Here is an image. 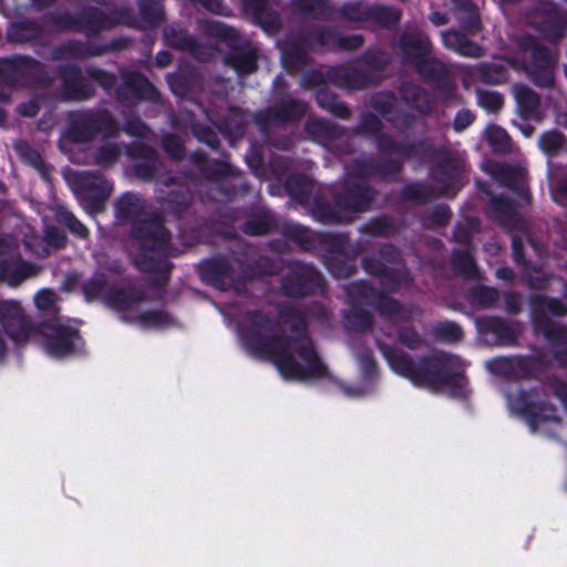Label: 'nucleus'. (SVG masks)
<instances>
[{"label":"nucleus","mask_w":567,"mask_h":567,"mask_svg":"<svg viewBox=\"0 0 567 567\" xmlns=\"http://www.w3.org/2000/svg\"><path fill=\"white\" fill-rule=\"evenodd\" d=\"M451 267L457 276L468 280H476L481 276L475 257L471 251L465 249H453L451 255Z\"/></svg>","instance_id":"50"},{"label":"nucleus","mask_w":567,"mask_h":567,"mask_svg":"<svg viewBox=\"0 0 567 567\" xmlns=\"http://www.w3.org/2000/svg\"><path fill=\"white\" fill-rule=\"evenodd\" d=\"M64 137L75 144H86L97 136L116 137L120 127L107 109H83L66 115Z\"/></svg>","instance_id":"10"},{"label":"nucleus","mask_w":567,"mask_h":567,"mask_svg":"<svg viewBox=\"0 0 567 567\" xmlns=\"http://www.w3.org/2000/svg\"><path fill=\"white\" fill-rule=\"evenodd\" d=\"M53 78L39 60L24 54L0 59V84L8 87L38 89L51 85Z\"/></svg>","instance_id":"11"},{"label":"nucleus","mask_w":567,"mask_h":567,"mask_svg":"<svg viewBox=\"0 0 567 567\" xmlns=\"http://www.w3.org/2000/svg\"><path fill=\"white\" fill-rule=\"evenodd\" d=\"M520 413L527 419L529 426L536 431L538 425L544 422L558 421L556 409L543 401L534 402L528 393L522 391L517 399Z\"/></svg>","instance_id":"37"},{"label":"nucleus","mask_w":567,"mask_h":567,"mask_svg":"<svg viewBox=\"0 0 567 567\" xmlns=\"http://www.w3.org/2000/svg\"><path fill=\"white\" fill-rule=\"evenodd\" d=\"M316 102L320 109L329 112L334 117L348 120L351 116L347 103L342 102L339 95L328 86L319 87L316 91Z\"/></svg>","instance_id":"48"},{"label":"nucleus","mask_w":567,"mask_h":567,"mask_svg":"<svg viewBox=\"0 0 567 567\" xmlns=\"http://www.w3.org/2000/svg\"><path fill=\"white\" fill-rule=\"evenodd\" d=\"M218 132L229 140H239L246 132V120L238 107H230L218 121H213Z\"/></svg>","instance_id":"45"},{"label":"nucleus","mask_w":567,"mask_h":567,"mask_svg":"<svg viewBox=\"0 0 567 567\" xmlns=\"http://www.w3.org/2000/svg\"><path fill=\"white\" fill-rule=\"evenodd\" d=\"M178 179V176L172 174L163 177L162 184L166 187L174 186V188L162 198H158V203L164 214L182 220L192 208L194 193L188 185L179 184Z\"/></svg>","instance_id":"24"},{"label":"nucleus","mask_w":567,"mask_h":567,"mask_svg":"<svg viewBox=\"0 0 567 567\" xmlns=\"http://www.w3.org/2000/svg\"><path fill=\"white\" fill-rule=\"evenodd\" d=\"M486 141L495 153L507 154L512 150V141L507 132L495 124L486 128Z\"/></svg>","instance_id":"64"},{"label":"nucleus","mask_w":567,"mask_h":567,"mask_svg":"<svg viewBox=\"0 0 567 567\" xmlns=\"http://www.w3.org/2000/svg\"><path fill=\"white\" fill-rule=\"evenodd\" d=\"M281 235L302 251L322 249L327 252L326 256L340 255L350 258H358L363 251L361 243L352 244L348 233L312 231L293 221L284 223Z\"/></svg>","instance_id":"7"},{"label":"nucleus","mask_w":567,"mask_h":567,"mask_svg":"<svg viewBox=\"0 0 567 567\" xmlns=\"http://www.w3.org/2000/svg\"><path fill=\"white\" fill-rule=\"evenodd\" d=\"M45 28L33 19L23 18L10 23L7 39L12 44L44 47Z\"/></svg>","instance_id":"34"},{"label":"nucleus","mask_w":567,"mask_h":567,"mask_svg":"<svg viewBox=\"0 0 567 567\" xmlns=\"http://www.w3.org/2000/svg\"><path fill=\"white\" fill-rule=\"evenodd\" d=\"M79 195L92 212L100 213L104 209L105 202L112 194V184L101 174L83 172L75 177Z\"/></svg>","instance_id":"23"},{"label":"nucleus","mask_w":567,"mask_h":567,"mask_svg":"<svg viewBox=\"0 0 567 567\" xmlns=\"http://www.w3.org/2000/svg\"><path fill=\"white\" fill-rule=\"evenodd\" d=\"M203 33L210 39L218 40L228 47L223 62L226 66L236 71L239 76L248 75L258 69V53L249 42L240 39L239 32L220 21H204Z\"/></svg>","instance_id":"9"},{"label":"nucleus","mask_w":567,"mask_h":567,"mask_svg":"<svg viewBox=\"0 0 567 567\" xmlns=\"http://www.w3.org/2000/svg\"><path fill=\"white\" fill-rule=\"evenodd\" d=\"M481 190L489 196V205L485 212L488 219L504 228L518 227L522 220L513 199L504 195H494L487 186L481 187Z\"/></svg>","instance_id":"31"},{"label":"nucleus","mask_w":567,"mask_h":567,"mask_svg":"<svg viewBox=\"0 0 567 567\" xmlns=\"http://www.w3.org/2000/svg\"><path fill=\"white\" fill-rule=\"evenodd\" d=\"M416 73L426 82L439 83L444 78H449L450 71L445 63L440 60L425 56L414 65Z\"/></svg>","instance_id":"54"},{"label":"nucleus","mask_w":567,"mask_h":567,"mask_svg":"<svg viewBox=\"0 0 567 567\" xmlns=\"http://www.w3.org/2000/svg\"><path fill=\"white\" fill-rule=\"evenodd\" d=\"M309 110V103L305 100L285 94L276 97L271 106L256 112L254 122L261 133H268L272 126L299 124Z\"/></svg>","instance_id":"14"},{"label":"nucleus","mask_w":567,"mask_h":567,"mask_svg":"<svg viewBox=\"0 0 567 567\" xmlns=\"http://www.w3.org/2000/svg\"><path fill=\"white\" fill-rule=\"evenodd\" d=\"M398 48L403 60L413 66L432 52L431 41L416 33H402L398 39Z\"/></svg>","instance_id":"38"},{"label":"nucleus","mask_w":567,"mask_h":567,"mask_svg":"<svg viewBox=\"0 0 567 567\" xmlns=\"http://www.w3.org/2000/svg\"><path fill=\"white\" fill-rule=\"evenodd\" d=\"M0 324L6 334L17 343L28 341L37 331V327L16 300L0 301Z\"/></svg>","instance_id":"22"},{"label":"nucleus","mask_w":567,"mask_h":567,"mask_svg":"<svg viewBox=\"0 0 567 567\" xmlns=\"http://www.w3.org/2000/svg\"><path fill=\"white\" fill-rule=\"evenodd\" d=\"M282 186L287 195L301 206H308L312 198L313 182L312 179L300 173H291L282 181Z\"/></svg>","instance_id":"41"},{"label":"nucleus","mask_w":567,"mask_h":567,"mask_svg":"<svg viewBox=\"0 0 567 567\" xmlns=\"http://www.w3.org/2000/svg\"><path fill=\"white\" fill-rule=\"evenodd\" d=\"M97 43L81 40H68L55 47L51 52L53 61H62L65 59L84 60L87 58L99 56Z\"/></svg>","instance_id":"40"},{"label":"nucleus","mask_w":567,"mask_h":567,"mask_svg":"<svg viewBox=\"0 0 567 567\" xmlns=\"http://www.w3.org/2000/svg\"><path fill=\"white\" fill-rule=\"evenodd\" d=\"M90 80L94 81L109 95L123 106H136L141 102L157 103L161 100L159 91L150 79L140 71L120 68L117 75L97 66L85 70Z\"/></svg>","instance_id":"5"},{"label":"nucleus","mask_w":567,"mask_h":567,"mask_svg":"<svg viewBox=\"0 0 567 567\" xmlns=\"http://www.w3.org/2000/svg\"><path fill=\"white\" fill-rule=\"evenodd\" d=\"M402 12L392 6L371 4L369 22H372L385 30H394L400 23Z\"/></svg>","instance_id":"52"},{"label":"nucleus","mask_w":567,"mask_h":567,"mask_svg":"<svg viewBox=\"0 0 567 567\" xmlns=\"http://www.w3.org/2000/svg\"><path fill=\"white\" fill-rule=\"evenodd\" d=\"M189 158L204 179L216 184L217 200L230 202L237 195L250 192V185L241 172L227 159H210L203 150L194 151Z\"/></svg>","instance_id":"8"},{"label":"nucleus","mask_w":567,"mask_h":567,"mask_svg":"<svg viewBox=\"0 0 567 567\" xmlns=\"http://www.w3.org/2000/svg\"><path fill=\"white\" fill-rule=\"evenodd\" d=\"M305 132L312 141L329 147H337L342 154L353 152L347 128L333 122L310 117L305 123Z\"/></svg>","instance_id":"21"},{"label":"nucleus","mask_w":567,"mask_h":567,"mask_svg":"<svg viewBox=\"0 0 567 567\" xmlns=\"http://www.w3.org/2000/svg\"><path fill=\"white\" fill-rule=\"evenodd\" d=\"M346 295L349 299L351 308L372 307L382 318H394L403 316L402 303L385 293V291L378 290L373 285L367 280H357L349 284L346 288Z\"/></svg>","instance_id":"15"},{"label":"nucleus","mask_w":567,"mask_h":567,"mask_svg":"<svg viewBox=\"0 0 567 567\" xmlns=\"http://www.w3.org/2000/svg\"><path fill=\"white\" fill-rule=\"evenodd\" d=\"M377 150L381 153H393L400 159L415 158L420 162L440 157L441 151L434 145L430 137H422L414 141H395L394 137L381 131L373 137Z\"/></svg>","instance_id":"17"},{"label":"nucleus","mask_w":567,"mask_h":567,"mask_svg":"<svg viewBox=\"0 0 567 567\" xmlns=\"http://www.w3.org/2000/svg\"><path fill=\"white\" fill-rule=\"evenodd\" d=\"M372 107L399 132L405 133L416 123V116L413 113L396 107V96L392 92L383 93L374 99Z\"/></svg>","instance_id":"30"},{"label":"nucleus","mask_w":567,"mask_h":567,"mask_svg":"<svg viewBox=\"0 0 567 567\" xmlns=\"http://www.w3.org/2000/svg\"><path fill=\"white\" fill-rule=\"evenodd\" d=\"M308 206L310 216L321 224L341 225L351 223V218L343 215L342 209L337 206L333 198L330 202L323 195H316Z\"/></svg>","instance_id":"36"},{"label":"nucleus","mask_w":567,"mask_h":567,"mask_svg":"<svg viewBox=\"0 0 567 567\" xmlns=\"http://www.w3.org/2000/svg\"><path fill=\"white\" fill-rule=\"evenodd\" d=\"M56 72L64 100L82 102L95 95V86L84 78L79 65L61 64Z\"/></svg>","instance_id":"25"},{"label":"nucleus","mask_w":567,"mask_h":567,"mask_svg":"<svg viewBox=\"0 0 567 567\" xmlns=\"http://www.w3.org/2000/svg\"><path fill=\"white\" fill-rule=\"evenodd\" d=\"M163 40L167 47L187 52L200 62L209 61L214 54L210 45L202 43L179 25H166L163 30Z\"/></svg>","instance_id":"28"},{"label":"nucleus","mask_w":567,"mask_h":567,"mask_svg":"<svg viewBox=\"0 0 567 567\" xmlns=\"http://www.w3.org/2000/svg\"><path fill=\"white\" fill-rule=\"evenodd\" d=\"M432 177L440 185L439 196L455 197L464 186L462 162L445 154L433 167Z\"/></svg>","instance_id":"27"},{"label":"nucleus","mask_w":567,"mask_h":567,"mask_svg":"<svg viewBox=\"0 0 567 567\" xmlns=\"http://www.w3.org/2000/svg\"><path fill=\"white\" fill-rule=\"evenodd\" d=\"M348 176L357 179L378 177L388 183H396L404 171V161L398 157H359L348 166Z\"/></svg>","instance_id":"18"},{"label":"nucleus","mask_w":567,"mask_h":567,"mask_svg":"<svg viewBox=\"0 0 567 567\" xmlns=\"http://www.w3.org/2000/svg\"><path fill=\"white\" fill-rule=\"evenodd\" d=\"M243 10L268 34H277L282 22L279 13L269 7V0H241Z\"/></svg>","instance_id":"33"},{"label":"nucleus","mask_w":567,"mask_h":567,"mask_svg":"<svg viewBox=\"0 0 567 567\" xmlns=\"http://www.w3.org/2000/svg\"><path fill=\"white\" fill-rule=\"evenodd\" d=\"M360 231L371 237L388 238L398 231V227L391 215L382 214L369 219L361 226Z\"/></svg>","instance_id":"55"},{"label":"nucleus","mask_w":567,"mask_h":567,"mask_svg":"<svg viewBox=\"0 0 567 567\" xmlns=\"http://www.w3.org/2000/svg\"><path fill=\"white\" fill-rule=\"evenodd\" d=\"M528 305L534 331L542 334L551 346H566L567 326L556 324L549 315L565 317L567 306L560 299L546 295H530Z\"/></svg>","instance_id":"12"},{"label":"nucleus","mask_w":567,"mask_h":567,"mask_svg":"<svg viewBox=\"0 0 567 567\" xmlns=\"http://www.w3.org/2000/svg\"><path fill=\"white\" fill-rule=\"evenodd\" d=\"M379 192L363 182H347L341 190L333 194L334 203L343 215L362 214L371 210Z\"/></svg>","instance_id":"19"},{"label":"nucleus","mask_w":567,"mask_h":567,"mask_svg":"<svg viewBox=\"0 0 567 567\" xmlns=\"http://www.w3.org/2000/svg\"><path fill=\"white\" fill-rule=\"evenodd\" d=\"M137 6L142 29H154L163 22V0H138Z\"/></svg>","instance_id":"51"},{"label":"nucleus","mask_w":567,"mask_h":567,"mask_svg":"<svg viewBox=\"0 0 567 567\" xmlns=\"http://www.w3.org/2000/svg\"><path fill=\"white\" fill-rule=\"evenodd\" d=\"M125 155L133 161L128 172L142 182H153L163 163L155 147L144 142H131L124 146Z\"/></svg>","instance_id":"20"},{"label":"nucleus","mask_w":567,"mask_h":567,"mask_svg":"<svg viewBox=\"0 0 567 567\" xmlns=\"http://www.w3.org/2000/svg\"><path fill=\"white\" fill-rule=\"evenodd\" d=\"M400 199L416 206H423L431 199L440 197L434 187L426 182H409L399 193Z\"/></svg>","instance_id":"49"},{"label":"nucleus","mask_w":567,"mask_h":567,"mask_svg":"<svg viewBox=\"0 0 567 567\" xmlns=\"http://www.w3.org/2000/svg\"><path fill=\"white\" fill-rule=\"evenodd\" d=\"M344 324L355 332H368L373 329V315L364 308H351L344 316Z\"/></svg>","instance_id":"61"},{"label":"nucleus","mask_w":567,"mask_h":567,"mask_svg":"<svg viewBox=\"0 0 567 567\" xmlns=\"http://www.w3.org/2000/svg\"><path fill=\"white\" fill-rule=\"evenodd\" d=\"M478 79L485 84L502 85L507 83L509 79V71L504 64H483L478 69Z\"/></svg>","instance_id":"63"},{"label":"nucleus","mask_w":567,"mask_h":567,"mask_svg":"<svg viewBox=\"0 0 567 567\" xmlns=\"http://www.w3.org/2000/svg\"><path fill=\"white\" fill-rule=\"evenodd\" d=\"M326 287V279L316 266L297 259L288 262V271L280 279L281 295L291 299L322 293Z\"/></svg>","instance_id":"13"},{"label":"nucleus","mask_w":567,"mask_h":567,"mask_svg":"<svg viewBox=\"0 0 567 567\" xmlns=\"http://www.w3.org/2000/svg\"><path fill=\"white\" fill-rule=\"evenodd\" d=\"M147 300L146 291L134 285L111 287L105 292L104 303L118 311H126Z\"/></svg>","instance_id":"35"},{"label":"nucleus","mask_w":567,"mask_h":567,"mask_svg":"<svg viewBox=\"0 0 567 567\" xmlns=\"http://www.w3.org/2000/svg\"><path fill=\"white\" fill-rule=\"evenodd\" d=\"M312 52L306 29L285 38L281 44V62L288 73L303 70L310 63Z\"/></svg>","instance_id":"26"},{"label":"nucleus","mask_w":567,"mask_h":567,"mask_svg":"<svg viewBox=\"0 0 567 567\" xmlns=\"http://www.w3.org/2000/svg\"><path fill=\"white\" fill-rule=\"evenodd\" d=\"M282 226L279 227L276 215L267 209L254 212L248 215L246 221L241 226V230L248 236H266L271 233L279 231L281 234Z\"/></svg>","instance_id":"39"},{"label":"nucleus","mask_w":567,"mask_h":567,"mask_svg":"<svg viewBox=\"0 0 567 567\" xmlns=\"http://www.w3.org/2000/svg\"><path fill=\"white\" fill-rule=\"evenodd\" d=\"M312 52H336L338 30L330 25L313 24L305 28Z\"/></svg>","instance_id":"47"},{"label":"nucleus","mask_w":567,"mask_h":567,"mask_svg":"<svg viewBox=\"0 0 567 567\" xmlns=\"http://www.w3.org/2000/svg\"><path fill=\"white\" fill-rule=\"evenodd\" d=\"M131 12L127 8L118 7L111 11L94 6H86L76 12L52 11L43 16L45 25L53 27L59 32H78L89 40L115 27L126 23Z\"/></svg>","instance_id":"6"},{"label":"nucleus","mask_w":567,"mask_h":567,"mask_svg":"<svg viewBox=\"0 0 567 567\" xmlns=\"http://www.w3.org/2000/svg\"><path fill=\"white\" fill-rule=\"evenodd\" d=\"M39 270L40 268L37 265L30 261H25L22 258L10 260V270L7 275L6 282L10 287L16 288L20 286L24 280L37 276Z\"/></svg>","instance_id":"58"},{"label":"nucleus","mask_w":567,"mask_h":567,"mask_svg":"<svg viewBox=\"0 0 567 567\" xmlns=\"http://www.w3.org/2000/svg\"><path fill=\"white\" fill-rule=\"evenodd\" d=\"M402 101L417 113L429 116L433 113V99L430 93L417 84H405L401 91Z\"/></svg>","instance_id":"44"},{"label":"nucleus","mask_w":567,"mask_h":567,"mask_svg":"<svg viewBox=\"0 0 567 567\" xmlns=\"http://www.w3.org/2000/svg\"><path fill=\"white\" fill-rule=\"evenodd\" d=\"M377 348L391 370L410 380L416 386L430 389L447 388L453 398H466L468 380L457 355L435 351L414 360L393 344L377 340Z\"/></svg>","instance_id":"2"},{"label":"nucleus","mask_w":567,"mask_h":567,"mask_svg":"<svg viewBox=\"0 0 567 567\" xmlns=\"http://www.w3.org/2000/svg\"><path fill=\"white\" fill-rule=\"evenodd\" d=\"M330 82L341 89L364 90L377 84V76L370 71L346 64L330 69Z\"/></svg>","instance_id":"32"},{"label":"nucleus","mask_w":567,"mask_h":567,"mask_svg":"<svg viewBox=\"0 0 567 567\" xmlns=\"http://www.w3.org/2000/svg\"><path fill=\"white\" fill-rule=\"evenodd\" d=\"M371 4L361 0H350L343 2L336 9L339 19L349 22H369Z\"/></svg>","instance_id":"57"},{"label":"nucleus","mask_w":567,"mask_h":567,"mask_svg":"<svg viewBox=\"0 0 567 567\" xmlns=\"http://www.w3.org/2000/svg\"><path fill=\"white\" fill-rule=\"evenodd\" d=\"M443 44L456 52L458 55L466 58H481L484 49L480 44L470 40L464 33L456 30H449L442 33Z\"/></svg>","instance_id":"43"},{"label":"nucleus","mask_w":567,"mask_h":567,"mask_svg":"<svg viewBox=\"0 0 567 567\" xmlns=\"http://www.w3.org/2000/svg\"><path fill=\"white\" fill-rule=\"evenodd\" d=\"M130 237L140 247L133 260L135 267L150 275L148 284L152 288H165L171 279L173 264L165 256L150 255H165L171 248L172 235L164 225L163 213L150 212L142 219L134 220L130 228Z\"/></svg>","instance_id":"3"},{"label":"nucleus","mask_w":567,"mask_h":567,"mask_svg":"<svg viewBox=\"0 0 567 567\" xmlns=\"http://www.w3.org/2000/svg\"><path fill=\"white\" fill-rule=\"evenodd\" d=\"M278 318L290 334H276L278 323L262 310H249L240 336L248 352L271 361L285 380L309 381L329 375L308 331L307 313L293 305L278 306Z\"/></svg>","instance_id":"1"},{"label":"nucleus","mask_w":567,"mask_h":567,"mask_svg":"<svg viewBox=\"0 0 567 567\" xmlns=\"http://www.w3.org/2000/svg\"><path fill=\"white\" fill-rule=\"evenodd\" d=\"M35 333L44 337L45 352L52 358L63 359L83 351L84 340L80 331L58 320L41 322Z\"/></svg>","instance_id":"16"},{"label":"nucleus","mask_w":567,"mask_h":567,"mask_svg":"<svg viewBox=\"0 0 567 567\" xmlns=\"http://www.w3.org/2000/svg\"><path fill=\"white\" fill-rule=\"evenodd\" d=\"M538 31L545 40L551 43L559 42L567 31V14L554 9L538 23Z\"/></svg>","instance_id":"46"},{"label":"nucleus","mask_w":567,"mask_h":567,"mask_svg":"<svg viewBox=\"0 0 567 567\" xmlns=\"http://www.w3.org/2000/svg\"><path fill=\"white\" fill-rule=\"evenodd\" d=\"M476 329L481 337H492L491 344L496 347H514L517 343L518 330L514 323L498 316H483L476 319Z\"/></svg>","instance_id":"29"},{"label":"nucleus","mask_w":567,"mask_h":567,"mask_svg":"<svg viewBox=\"0 0 567 567\" xmlns=\"http://www.w3.org/2000/svg\"><path fill=\"white\" fill-rule=\"evenodd\" d=\"M279 269L275 261L267 256L248 261L244 252L231 251L202 260L197 266L200 280L219 290H234L241 293L247 284L264 276H275Z\"/></svg>","instance_id":"4"},{"label":"nucleus","mask_w":567,"mask_h":567,"mask_svg":"<svg viewBox=\"0 0 567 567\" xmlns=\"http://www.w3.org/2000/svg\"><path fill=\"white\" fill-rule=\"evenodd\" d=\"M383 290L386 292H398L400 288L409 287L413 282V277L408 268L388 267L385 274L380 279Z\"/></svg>","instance_id":"59"},{"label":"nucleus","mask_w":567,"mask_h":567,"mask_svg":"<svg viewBox=\"0 0 567 567\" xmlns=\"http://www.w3.org/2000/svg\"><path fill=\"white\" fill-rule=\"evenodd\" d=\"M291 8L295 13L315 20H326L328 6L324 0H292Z\"/></svg>","instance_id":"62"},{"label":"nucleus","mask_w":567,"mask_h":567,"mask_svg":"<svg viewBox=\"0 0 567 567\" xmlns=\"http://www.w3.org/2000/svg\"><path fill=\"white\" fill-rule=\"evenodd\" d=\"M355 259L340 255L324 256V265L332 277L347 279L357 274V266L353 264Z\"/></svg>","instance_id":"60"},{"label":"nucleus","mask_w":567,"mask_h":567,"mask_svg":"<svg viewBox=\"0 0 567 567\" xmlns=\"http://www.w3.org/2000/svg\"><path fill=\"white\" fill-rule=\"evenodd\" d=\"M517 109L523 118L530 117L539 107V95L524 84H517L514 89Z\"/></svg>","instance_id":"56"},{"label":"nucleus","mask_w":567,"mask_h":567,"mask_svg":"<svg viewBox=\"0 0 567 567\" xmlns=\"http://www.w3.org/2000/svg\"><path fill=\"white\" fill-rule=\"evenodd\" d=\"M466 299L478 309H491L499 300L498 289L485 285H475L467 290Z\"/></svg>","instance_id":"53"},{"label":"nucleus","mask_w":567,"mask_h":567,"mask_svg":"<svg viewBox=\"0 0 567 567\" xmlns=\"http://www.w3.org/2000/svg\"><path fill=\"white\" fill-rule=\"evenodd\" d=\"M145 208L143 197L130 192L117 198L114 205L115 217L121 221H131V225L134 224V220L142 219L145 214L150 213Z\"/></svg>","instance_id":"42"}]
</instances>
